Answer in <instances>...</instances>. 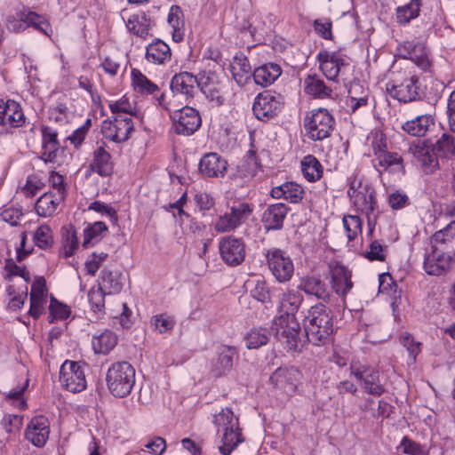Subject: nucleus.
<instances>
[{"instance_id":"obj_1","label":"nucleus","mask_w":455,"mask_h":455,"mask_svg":"<svg viewBox=\"0 0 455 455\" xmlns=\"http://www.w3.org/2000/svg\"><path fill=\"white\" fill-rule=\"evenodd\" d=\"M302 301L299 291L288 290L283 292L278 306L280 315L272 323L275 338L289 351H299L305 343V336L295 317Z\"/></svg>"},{"instance_id":"obj_2","label":"nucleus","mask_w":455,"mask_h":455,"mask_svg":"<svg viewBox=\"0 0 455 455\" xmlns=\"http://www.w3.org/2000/svg\"><path fill=\"white\" fill-rule=\"evenodd\" d=\"M303 324L307 339L315 346L330 340L333 333V316L323 303H317L304 312Z\"/></svg>"},{"instance_id":"obj_3","label":"nucleus","mask_w":455,"mask_h":455,"mask_svg":"<svg viewBox=\"0 0 455 455\" xmlns=\"http://www.w3.org/2000/svg\"><path fill=\"white\" fill-rule=\"evenodd\" d=\"M347 196L357 212L365 214L368 219L369 234L373 232L375 221L371 219L377 204L375 190L371 184L363 182L362 177L353 173L347 178Z\"/></svg>"},{"instance_id":"obj_4","label":"nucleus","mask_w":455,"mask_h":455,"mask_svg":"<svg viewBox=\"0 0 455 455\" xmlns=\"http://www.w3.org/2000/svg\"><path fill=\"white\" fill-rule=\"evenodd\" d=\"M213 423L220 435V452L222 455H230L244 441L238 419L229 408H224L214 415Z\"/></svg>"},{"instance_id":"obj_5","label":"nucleus","mask_w":455,"mask_h":455,"mask_svg":"<svg viewBox=\"0 0 455 455\" xmlns=\"http://www.w3.org/2000/svg\"><path fill=\"white\" fill-rule=\"evenodd\" d=\"M135 382V369L128 362H116L107 371L106 383L109 392L115 397L124 398L129 395Z\"/></svg>"},{"instance_id":"obj_6","label":"nucleus","mask_w":455,"mask_h":455,"mask_svg":"<svg viewBox=\"0 0 455 455\" xmlns=\"http://www.w3.org/2000/svg\"><path fill=\"white\" fill-rule=\"evenodd\" d=\"M386 89L392 98L403 103L411 102L421 97L419 77L405 70L393 72Z\"/></svg>"},{"instance_id":"obj_7","label":"nucleus","mask_w":455,"mask_h":455,"mask_svg":"<svg viewBox=\"0 0 455 455\" xmlns=\"http://www.w3.org/2000/svg\"><path fill=\"white\" fill-rule=\"evenodd\" d=\"M371 146L374 155L373 164L379 172L382 170H390L394 172H403L402 156L395 152H388L387 139L380 132L371 134Z\"/></svg>"},{"instance_id":"obj_8","label":"nucleus","mask_w":455,"mask_h":455,"mask_svg":"<svg viewBox=\"0 0 455 455\" xmlns=\"http://www.w3.org/2000/svg\"><path fill=\"white\" fill-rule=\"evenodd\" d=\"M334 125V118L326 108L312 109L304 118L306 134L312 140H323L330 137Z\"/></svg>"},{"instance_id":"obj_9","label":"nucleus","mask_w":455,"mask_h":455,"mask_svg":"<svg viewBox=\"0 0 455 455\" xmlns=\"http://www.w3.org/2000/svg\"><path fill=\"white\" fill-rule=\"evenodd\" d=\"M253 207L245 202L233 204L229 211L220 214L213 222L217 233H229L241 227L251 215Z\"/></svg>"},{"instance_id":"obj_10","label":"nucleus","mask_w":455,"mask_h":455,"mask_svg":"<svg viewBox=\"0 0 455 455\" xmlns=\"http://www.w3.org/2000/svg\"><path fill=\"white\" fill-rule=\"evenodd\" d=\"M86 364L66 360L60 369V382L69 392L79 393L87 387Z\"/></svg>"},{"instance_id":"obj_11","label":"nucleus","mask_w":455,"mask_h":455,"mask_svg":"<svg viewBox=\"0 0 455 455\" xmlns=\"http://www.w3.org/2000/svg\"><path fill=\"white\" fill-rule=\"evenodd\" d=\"M317 60L323 76L334 82H338L339 76L345 74L350 66L348 57L339 52L321 51Z\"/></svg>"},{"instance_id":"obj_12","label":"nucleus","mask_w":455,"mask_h":455,"mask_svg":"<svg viewBox=\"0 0 455 455\" xmlns=\"http://www.w3.org/2000/svg\"><path fill=\"white\" fill-rule=\"evenodd\" d=\"M265 257L269 270L279 283H285L291 279L294 265L289 255L281 249L270 248L266 251Z\"/></svg>"},{"instance_id":"obj_13","label":"nucleus","mask_w":455,"mask_h":455,"mask_svg":"<svg viewBox=\"0 0 455 455\" xmlns=\"http://www.w3.org/2000/svg\"><path fill=\"white\" fill-rule=\"evenodd\" d=\"M351 374L359 382L362 389L369 395L380 396L385 387L379 381V373L374 368L359 363H352Z\"/></svg>"},{"instance_id":"obj_14","label":"nucleus","mask_w":455,"mask_h":455,"mask_svg":"<svg viewBox=\"0 0 455 455\" xmlns=\"http://www.w3.org/2000/svg\"><path fill=\"white\" fill-rule=\"evenodd\" d=\"M133 128L132 117L111 116L102 122L101 134L106 140L119 144L130 138Z\"/></svg>"},{"instance_id":"obj_15","label":"nucleus","mask_w":455,"mask_h":455,"mask_svg":"<svg viewBox=\"0 0 455 455\" xmlns=\"http://www.w3.org/2000/svg\"><path fill=\"white\" fill-rule=\"evenodd\" d=\"M171 117L173 121L175 132L185 136L193 134L198 130L202 123L199 112L196 108L188 106L173 110Z\"/></svg>"},{"instance_id":"obj_16","label":"nucleus","mask_w":455,"mask_h":455,"mask_svg":"<svg viewBox=\"0 0 455 455\" xmlns=\"http://www.w3.org/2000/svg\"><path fill=\"white\" fill-rule=\"evenodd\" d=\"M219 251L222 260L228 266H238L245 258V245L241 238L228 235L220 239Z\"/></svg>"},{"instance_id":"obj_17","label":"nucleus","mask_w":455,"mask_h":455,"mask_svg":"<svg viewBox=\"0 0 455 455\" xmlns=\"http://www.w3.org/2000/svg\"><path fill=\"white\" fill-rule=\"evenodd\" d=\"M283 106L280 95L271 92L259 93L254 100L252 111L259 120H268L278 114Z\"/></svg>"},{"instance_id":"obj_18","label":"nucleus","mask_w":455,"mask_h":455,"mask_svg":"<svg viewBox=\"0 0 455 455\" xmlns=\"http://www.w3.org/2000/svg\"><path fill=\"white\" fill-rule=\"evenodd\" d=\"M398 54L403 59L411 60L419 68L427 70L431 66L429 53L425 44L418 41H405L398 44Z\"/></svg>"},{"instance_id":"obj_19","label":"nucleus","mask_w":455,"mask_h":455,"mask_svg":"<svg viewBox=\"0 0 455 455\" xmlns=\"http://www.w3.org/2000/svg\"><path fill=\"white\" fill-rule=\"evenodd\" d=\"M408 152L420 164L425 173H433L439 168L438 156L434 150V146L427 144L425 140H418L411 144Z\"/></svg>"},{"instance_id":"obj_20","label":"nucleus","mask_w":455,"mask_h":455,"mask_svg":"<svg viewBox=\"0 0 455 455\" xmlns=\"http://www.w3.org/2000/svg\"><path fill=\"white\" fill-rule=\"evenodd\" d=\"M301 379V372L295 367L278 368L270 377L271 382L288 395L296 392Z\"/></svg>"},{"instance_id":"obj_21","label":"nucleus","mask_w":455,"mask_h":455,"mask_svg":"<svg viewBox=\"0 0 455 455\" xmlns=\"http://www.w3.org/2000/svg\"><path fill=\"white\" fill-rule=\"evenodd\" d=\"M453 258L439 251L437 248H432V251L425 257L423 267L427 275H442L446 274L451 268Z\"/></svg>"},{"instance_id":"obj_22","label":"nucleus","mask_w":455,"mask_h":455,"mask_svg":"<svg viewBox=\"0 0 455 455\" xmlns=\"http://www.w3.org/2000/svg\"><path fill=\"white\" fill-rule=\"evenodd\" d=\"M50 435V422L44 416L33 417L25 430V437L33 445L43 447Z\"/></svg>"},{"instance_id":"obj_23","label":"nucleus","mask_w":455,"mask_h":455,"mask_svg":"<svg viewBox=\"0 0 455 455\" xmlns=\"http://www.w3.org/2000/svg\"><path fill=\"white\" fill-rule=\"evenodd\" d=\"M197 76L189 72L175 74L170 83V88L174 96L181 95L190 100L197 93Z\"/></svg>"},{"instance_id":"obj_24","label":"nucleus","mask_w":455,"mask_h":455,"mask_svg":"<svg viewBox=\"0 0 455 455\" xmlns=\"http://www.w3.org/2000/svg\"><path fill=\"white\" fill-rule=\"evenodd\" d=\"M227 161L217 153L204 155L199 163L201 174L208 178L223 177L227 172Z\"/></svg>"},{"instance_id":"obj_25","label":"nucleus","mask_w":455,"mask_h":455,"mask_svg":"<svg viewBox=\"0 0 455 455\" xmlns=\"http://www.w3.org/2000/svg\"><path fill=\"white\" fill-rule=\"evenodd\" d=\"M42 149L41 158L44 162L52 163L57 157L60 148V143L58 139V132L50 126L41 127Z\"/></svg>"},{"instance_id":"obj_26","label":"nucleus","mask_w":455,"mask_h":455,"mask_svg":"<svg viewBox=\"0 0 455 455\" xmlns=\"http://www.w3.org/2000/svg\"><path fill=\"white\" fill-rule=\"evenodd\" d=\"M89 168L92 172L102 177L108 176L112 173L113 163L111 161V155L108 151L105 142H101V144L98 145L93 150Z\"/></svg>"},{"instance_id":"obj_27","label":"nucleus","mask_w":455,"mask_h":455,"mask_svg":"<svg viewBox=\"0 0 455 455\" xmlns=\"http://www.w3.org/2000/svg\"><path fill=\"white\" fill-rule=\"evenodd\" d=\"M154 24L151 17L141 11L132 14L125 21L128 32L142 39L150 36V30Z\"/></svg>"},{"instance_id":"obj_28","label":"nucleus","mask_w":455,"mask_h":455,"mask_svg":"<svg viewBox=\"0 0 455 455\" xmlns=\"http://www.w3.org/2000/svg\"><path fill=\"white\" fill-rule=\"evenodd\" d=\"M288 213V207L282 203L268 205L261 218L267 230H280Z\"/></svg>"},{"instance_id":"obj_29","label":"nucleus","mask_w":455,"mask_h":455,"mask_svg":"<svg viewBox=\"0 0 455 455\" xmlns=\"http://www.w3.org/2000/svg\"><path fill=\"white\" fill-rule=\"evenodd\" d=\"M331 284L335 292L340 296H345L353 288L351 281V272L349 269L339 263L331 267Z\"/></svg>"},{"instance_id":"obj_30","label":"nucleus","mask_w":455,"mask_h":455,"mask_svg":"<svg viewBox=\"0 0 455 455\" xmlns=\"http://www.w3.org/2000/svg\"><path fill=\"white\" fill-rule=\"evenodd\" d=\"M235 349L228 346H220L217 348L215 356L211 362V371L215 377L228 373L233 367Z\"/></svg>"},{"instance_id":"obj_31","label":"nucleus","mask_w":455,"mask_h":455,"mask_svg":"<svg viewBox=\"0 0 455 455\" xmlns=\"http://www.w3.org/2000/svg\"><path fill=\"white\" fill-rule=\"evenodd\" d=\"M270 195L275 199H283L291 204L299 203L305 195L304 188L293 181H286L279 186L274 187Z\"/></svg>"},{"instance_id":"obj_32","label":"nucleus","mask_w":455,"mask_h":455,"mask_svg":"<svg viewBox=\"0 0 455 455\" xmlns=\"http://www.w3.org/2000/svg\"><path fill=\"white\" fill-rule=\"evenodd\" d=\"M435 126V117L431 114H423L406 121L402 128L411 136L423 137Z\"/></svg>"},{"instance_id":"obj_33","label":"nucleus","mask_w":455,"mask_h":455,"mask_svg":"<svg viewBox=\"0 0 455 455\" xmlns=\"http://www.w3.org/2000/svg\"><path fill=\"white\" fill-rule=\"evenodd\" d=\"M172 51L170 46L161 39H156L146 47L145 59L155 65H164L170 61Z\"/></svg>"},{"instance_id":"obj_34","label":"nucleus","mask_w":455,"mask_h":455,"mask_svg":"<svg viewBox=\"0 0 455 455\" xmlns=\"http://www.w3.org/2000/svg\"><path fill=\"white\" fill-rule=\"evenodd\" d=\"M230 71L239 86L247 84L251 81L253 73L248 59L242 53L233 57L230 62Z\"/></svg>"},{"instance_id":"obj_35","label":"nucleus","mask_w":455,"mask_h":455,"mask_svg":"<svg viewBox=\"0 0 455 455\" xmlns=\"http://www.w3.org/2000/svg\"><path fill=\"white\" fill-rule=\"evenodd\" d=\"M118 338L110 330L97 331L92 337V348L95 354L108 355L117 345Z\"/></svg>"},{"instance_id":"obj_36","label":"nucleus","mask_w":455,"mask_h":455,"mask_svg":"<svg viewBox=\"0 0 455 455\" xmlns=\"http://www.w3.org/2000/svg\"><path fill=\"white\" fill-rule=\"evenodd\" d=\"M197 90L200 89L211 100L220 101L221 86L215 73L201 72L197 76Z\"/></svg>"},{"instance_id":"obj_37","label":"nucleus","mask_w":455,"mask_h":455,"mask_svg":"<svg viewBox=\"0 0 455 455\" xmlns=\"http://www.w3.org/2000/svg\"><path fill=\"white\" fill-rule=\"evenodd\" d=\"M64 199L62 194H53V191L45 192L37 199L35 211L40 217H50Z\"/></svg>"},{"instance_id":"obj_38","label":"nucleus","mask_w":455,"mask_h":455,"mask_svg":"<svg viewBox=\"0 0 455 455\" xmlns=\"http://www.w3.org/2000/svg\"><path fill=\"white\" fill-rule=\"evenodd\" d=\"M131 81L132 89L137 94L148 96L159 92V86L148 79L140 69H132Z\"/></svg>"},{"instance_id":"obj_39","label":"nucleus","mask_w":455,"mask_h":455,"mask_svg":"<svg viewBox=\"0 0 455 455\" xmlns=\"http://www.w3.org/2000/svg\"><path fill=\"white\" fill-rule=\"evenodd\" d=\"M433 146L438 161L452 162L455 160V138L451 134L443 132Z\"/></svg>"},{"instance_id":"obj_40","label":"nucleus","mask_w":455,"mask_h":455,"mask_svg":"<svg viewBox=\"0 0 455 455\" xmlns=\"http://www.w3.org/2000/svg\"><path fill=\"white\" fill-rule=\"evenodd\" d=\"M304 90L306 93L316 99L331 98L333 92L332 89L315 74L308 75L304 79Z\"/></svg>"},{"instance_id":"obj_41","label":"nucleus","mask_w":455,"mask_h":455,"mask_svg":"<svg viewBox=\"0 0 455 455\" xmlns=\"http://www.w3.org/2000/svg\"><path fill=\"white\" fill-rule=\"evenodd\" d=\"M299 288L306 294L315 296L316 299L328 301L330 299V291L326 283L320 278L308 276L302 279Z\"/></svg>"},{"instance_id":"obj_42","label":"nucleus","mask_w":455,"mask_h":455,"mask_svg":"<svg viewBox=\"0 0 455 455\" xmlns=\"http://www.w3.org/2000/svg\"><path fill=\"white\" fill-rule=\"evenodd\" d=\"M279 65L267 63L257 68L252 73V78L257 84L263 87L272 84L281 75Z\"/></svg>"},{"instance_id":"obj_43","label":"nucleus","mask_w":455,"mask_h":455,"mask_svg":"<svg viewBox=\"0 0 455 455\" xmlns=\"http://www.w3.org/2000/svg\"><path fill=\"white\" fill-rule=\"evenodd\" d=\"M167 21L172 28V36L173 41L176 43L181 42L184 37L185 23L183 12L179 5L171 6Z\"/></svg>"},{"instance_id":"obj_44","label":"nucleus","mask_w":455,"mask_h":455,"mask_svg":"<svg viewBox=\"0 0 455 455\" xmlns=\"http://www.w3.org/2000/svg\"><path fill=\"white\" fill-rule=\"evenodd\" d=\"M4 124L12 127H21L25 124V116L20 105L15 100H4Z\"/></svg>"},{"instance_id":"obj_45","label":"nucleus","mask_w":455,"mask_h":455,"mask_svg":"<svg viewBox=\"0 0 455 455\" xmlns=\"http://www.w3.org/2000/svg\"><path fill=\"white\" fill-rule=\"evenodd\" d=\"M259 169L257 157L253 152H249L237 166L236 176L243 181H249L256 176Z\"/></svg>"},{"instance_id":"obj_46","label":"nucleus","mask_w":455,"mask_h":455,"mask_svg":"<svg viewBox=\"0 0 455 455\" xmlns=\"http://www.w3.org/2000/svg\"><path fill=\"white\" fill-rule=\"evenodd\" d=\"M300 165L304 178L309 182H315L323 176V166L316 157L312 155L306 156Z\"/></svg>"},{"instance_id":"obj_47","label":"nucleus","mask_w":455,"mask_h":455,"mask_svg":"<svg viewBox=\"0 0 455 455\" xmlns=\"http://www.w3.org/2000/svg\"><path fill=\"white\" fill-rule=\"evenodd\" d=\"M99 286L108 294L118 293L123 288L121 274L118 271L103 269L100 275V283Z\"/></svg>"},{"instance_id":"obj_48","label":"nucleus","mask_w":455,"mask_h":455,"mask_svg":"<svg viewBox=\"0 0 455 455\" xmlns=\"http://www.w3.org/2000/svg\"><path fill=\"white\" fill-rule=\"evenodd\" d=\"M421 0H410L403 6L396 8V21L400 25H407L411 20L416 19L420 11Z\"/></svg>"},{"instance_id":"obj_49","label":"nucleus","mask_w":455,"mask_h":455,"mask_svg":"<svg viewBox=\"0 0 455 455\" xmlns=\"http://www.w3.org/2000/svg\"><path fill=\"white\" fill-rule=\"evenodd\" d=\"M270 331L267 328H252L245 336V345L249 349L259 348L266 345L270 338Z\"/></svg>"},{"instance_id":"obj_50","label":"nucleus","mask_w":455,"mask_h":455,"mask_svg":"<svg viewBox=\"0 0 455 455\" xmlns=\"http://www.w3.org/2000/svg\"><path fill=\"white\" fill-rule=\"evenodd\" d=\"M250 290L251 295L259 301L266 302L269 299L268 290L262 276L257 275L249 279L244 283Z\"/></svg>"},{"instance_id":"obj_51","label":"nucleus","mask_w":455,"mask_h":455,"mask_svg":"<svg viewBox=\"0 0 455 455\" xmlns=\"http://www.w3.org/2000/svg\"><path fill=\"white\" fill-rule=\"evenodd\" d=\"M108 107L112 116L116 117H132L136 113V107L125 97H122L116 101H110Z\"/></svg>"},{"instance_id":"obj_52","label":"nucleus","mask_w":455,"mask_h":455,"mask_svg":"<svg viewBox=\"0 0 455 455\" xmlns=\"http://www.w3.org/2000/svg\"><path fill=\"white\" fill-rule=\"evenodd\" d=\"M29 380L26 379L21 386H17L10 391L4 393L5 400L13 407L19 410H25L27 408V402L23 396L25 390L28 387Z\"/></svg>"},{"instance_id":"obj_53","label":"nucleus","mask_w":455,"mask_h":455,"mask_svg":"<svg viewBox=\"0 0 455 455\" xmlns=\"http://www.w3.org/2000/svg\"><path fill=\"white\" fill-rule=\"evenodd\" d=\"M151 325L159 334L170 332L175 326V318L167 313H162L152 316Z\"/></svg>"},{"instance_id":"obj_54","label":"nucleus","mask_w":455,"mask_h":455,"mask_svg":"<svg viewBox=\"0 0 455 455\" xmlns=\"http://www.w3.org/2000/svg\"><path fill=\"white\" fill-rule=\"evenodd\" d=\"M107 226L102 221H96L84 230V247H89L100 239L101 234L107 230Z\"/></svg>"},{"instance_id":"obj_55","label":"nucleus","mask_w":455,"mask_h":455,"mask_svg":"<svg viewBox=\"0 0 455 455\" xmlns=\"http://www.w3.org/2000/svg\"><path fill=\"white\" fill-rule=\"evenodd\" d=\"M71 313L70 307L56 299L54 297H51L49 305V321L52 323L56 320H65Z\"/></svg>"},{"instance_id":"obj_56","label":"nucleus","mask_w":455,"mask_h":455,"mask_svg":"<svg viewBox=\"0 0 455 455\" xmlns=\"http://www.w3.org/2000/svg\"><path fill=\"white\" fill-rule=\"evenodd\" d=\"M342 221L348 240L355 239L362 233V220L357 215H345Z\"/></svg>"},{"instance_id":"obj_57","label":"nucleus","mask_w":455,"mask_h":455,"mask_svg":"<svg viewBox=\"0 0 455 455\" xmlns=\"http://www.w3.org/2000/svg\"><path fill=\"white\" fill-rule=\"evenodd\" d=\"M44 187V180L40 174L33 173L28 176L25 185L21 188L26 196H34Z\"/></svg>"},{"instance_id":"obj_58","label":"nucleus","mask_w":455,"mask_h":455,"mask_svg":"<svg viewBox=\"0 0 455 455\" xmlns=\"http://www.w3.org/2000/svg\"><path fill=\"white\" fill-rule=\"evenodd\" d=\"M455 235V220L451 221L445 228L435 232L431 237L432 248L451 241Z\"/></svg>"},{"instance_id":"obj_59","label":"nucleus","mask_w":455,"mask_h":455,"mask_svg":"<svg viewBox=\"0 0 455 455\" xmlns=\"http://www.w3.org/2000/svg\"><path fill=\"white\" fill-rule=\"evenodd\" d=\"M27 21L29 23V26H32L34 28L47 36H51L52 34V28L49 21L44 17L36 12H28Z\"/></svg>"},{"instance_id":"obj_60","label":"nucleus","mask_w":455,"mask_h":455,"mask_svg":"<svg viewBox=\"0 0 455 455\" xmlns=\"http://www.w3.org/2000/svg\"><path fill=\"white\" fill-rule=\"evenodd\" d=\"M34 241L41 249L46 250L52 247L53 239L51 228L46 225L40 226L34 234Z\"/></svg>"},{"instance_id":"obj_61","label":"nucleus","mask_w":455,"mask_h":455,"mask_svg":"<svg viewBox=\"0 0 455 455\" xmlns=\"http://www.w3.org/2000/svg\"><path fill=\"white\" fill-rule=\"evenodd\" d=\"M108 293L100 286L92 287L88 292V300L94 312H101L105 307L104 297Z\"/></svg>"},{"instance_id":"obj_62","label":"nucleus","mask_w":455,"mask_h":455,"mask_svg":"<svg viewBox=\"0 0 455 455\" xmlns=\"http://www.w3.org/2000/svg\"><path fill=\"white\" fill-rule=\"evenodd\" d=\"M88 210L94 211L103 216H107L114 224L118 220L116 210L106 203L94 201L89 204Z\"/></svg>"},{"instance_id":"obj_63","label":"nucleus","mask_w":455,"mask_h":455,"mask_svg":"<svg viewBox=\"0 0 455 455\" xmlns=\"http://www.w3.org/2000/svg\"><path fill=\"white\" fill-rule=\"evenodd\" d=\"M400 342L408 351L411 361L415 362L417 355L421 351V343L415 341L413 337L408 332H403L401 334Z\"/></svg>"},{"instance_id":"obj_64","label":"nucleus","mask_w":455,"mask_h":455,"mask_svg":"<svg viewBox=\"0 0 455 455\" xmlns=\"http://www.w3.org/2000/svg\"><path fill=\"white\" fill-rule=\"evenodd\" d=\"M28 12H20L17 16H8L6 18V28L12 32L24 31L29 23L27 21Z\"/></svg>"}]
</instances>
